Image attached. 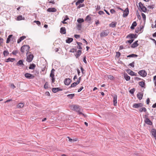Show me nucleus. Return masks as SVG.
Here are the masks:
<instances>
[{"instance_id":"f257e3e1","label":"nucleus","mask_w":156,"mask_h":156,"mask_svg":"<svg viewBox=\"0 0 156 156\" xmlns=\"http://www.w3.org/2000/svg\"><path fill=\"white\" fill-rule=\"evenodd\" d=\"M71 107L75 111L77 112L79 114L82 115L85 118H86L87 115L81 112V110L80 106L77 105H71Z\"/></svg>"},{"instance_id":"f03ea898","label":"nucleus","mask_w":156,"mask_h":156,"mask_svg":"<svg viewBox=\"0 0 156 156\" xmlns=\"http://www.w3.org/2000/svg\"><path fill=\"white\" fill-rule=\"evenodd\" d=\"M30 47L27 45H24L22 46L20 49V51L22 53L26 52L27 54L29 51Z\"/></svg>"},{"instance_id":"7ed1b4c3","label":"nucleus","mask_w":156,"mask_h":156,"mask_svg":"<svg viewBox=\"0 0 156 156\" xmlns=\"http://www.w3.org/2000/svg\"><path fill=\"white\" fill-rule=\"evenodd\" d=\"M55 69H52L51 70V73H50V76L51 78V83H54L55 80Z\"/></svg>"},{"instance_id":"20e7f679","label":"nucleus","mask_w":156,"mask_h":156,"mask_svg":"<svg viewBox=\"0 0 156 156\" xmlns=\"http://www.w3.org/2000/svg\"><path fill=\"white\" fill-rule=\"evenodd\" d=\"M139 8L141 9L142 11L144 12H147V9L141 2L139 3Z\"/></svg>"},{"instance_id":"39448f33","label":"nucleus","mask_w":156,"mask_h":156,"mask_svg":"<svg viewBox=\"0 0 156 156\" xmlns=\"http://www.w3.org/2000/svg\"><path fill=\"white\" fill-rule=\"evenodd\" d=\"M109 31L108 30H105L103 31L100 34L101 37H105L107 36L109 33Z\"/></svg>"},{"instance_id":"423d86ee","label":"nucleus","mask_w":156,"mask_h":156,"mask_svg":"<svg viewBox=\"0 0 156 156\" xmlns=\"http://www.w3.org/2000/svg\"><path fill=\"white\" fill-rule=\"evenodd\" d=\"M138 74L140 75L141 76L144 77H145L147 75V73L144 70H140L138 72Z\"/></svg>"},{"instance_id":"0eeeda50","label":"nucleus","mask_w":156,"mask_h":156,"mask_svg":"<svg viewBox=\"0 0 156 156\" xmlns=\"http://www.w3.org/2000/svg\"><path fill=\"white\" fill-rule=\"evenodd\" d=\"M137 35L136 34H129L128 35L127 37L126 38H129L130 39H133V38H136L137 37Z\"/></svg>"},{"instance_id":"6e6552de","label":"nucleus","mask_w":156,"mask_h":156,"mask_svg":"<svg viewBox=\"0 0 156 156\" xmlns=\"http://www.w3.org/2000/svg\"><path fill=\"white\" fill-rule=\"evenodd\" d=\"M25 76L28 79H33L35 76L33 74L29 73H26L25 74Z\"/></svg>"},{"instance_id":"1a4fd4ad","label":"nucleus","mask_w":156,"mask_h":156,"mask_svg":"<svg viewBox=\"0 0 156 156\" xmlns=\"http://www.w3.org/2000/svg\"><path fill=\"white\" fill-rule=\"evenodd\" d=\"M34 58V56L33 55H30L27 56L26 59V61L28 62H30L33 60Z\"/></svg>"},{"instance_id":"9d476101","label":"nucleus","mask_w":156,"mask_h":156,"mask_svg":"<svg viewBox=\"0 0 156 156\" xmlns=\"http://www.w3.org/2000/svg\"><path fill=\"white\" fill-rule=\"evenodd\" d=\"M143 105L142 103H140L137 104H134L133 105V107L134 108H138L139 107H142L143 106Z\"/></svg>"},{"instance_id":"9b49d317","label":"nucleus","mask_w":156,"mask_h":156,"mask_svg":"<svg viewBox=\"0 0 156 156\" xmlns=\"http://www.w3.org/2000/svg\"><path fill=\"white\" fill-rule=\"evenodd\" d=\"M144 27L143 26H140V27H137L136 29L135 30V32L136 33H138L139 32L140 33H142L143 31V29Z\"/></svg>"},{"instance_id":"f8f14e48","label":"nucleus","mask_w":156,"mask_h":156,"mask_svg":"<svg viewBox=\"0 0 156 156\" xmlns=\"http://www.w3.org/2000/svg\"><path fill=\"white\" fill-rule=\"evenodd\" d=\"M129 13V10L128 8H126L124 10H123V16L124 17H126Z\"/></svg>"},{"instance_id":"ddd939ff","label":"nucleus","mask_w":156,"mask_h":156,"mask_svg":"<svg viewBox=\"0 0 156 156\" xmlns=\"http://www.w3.org/2000/svg\"><path fill=\"white\" fill-rule=\"evenodd\" d=\"M145 122L147 124L149 125H152L153 123L151 121L148 119V118H146L144 120Z\"/></svg>"},{"instance_id":"4468645a","label":"nucleus","mask_w":156,"mask_h":156,"mask_svg":"<svg viewBox=\"0 0 156 156\" xmlns=\"http://www.w3.org/2000/svg\"><path fill=\"white\" fill-rule=\"evenodd\" d=\"M71 82V80L69 78H66L64 80V82L65 84L66 85H68Z\"/></svg>"},{"instance_id":"2eb2a0df","label":"nucleus","mask_w":156,"mask_h":156,"mask_svg":"<svg viewBox=\"0 0 156 156\" xmlns=\"http://www.w3.org/2000/svg\"><path fill=\"white\" fill-rule=\"evenodd\" d=\"M47 11L49 12H55L57 9L55 8H50L47 9Z\"/></svg>"},{"instance_id":"dca6fc26","label":"nucleus","mask_w":156,"mask_h":156,"mask_svg":"<svg viewBox=\"0 0 156 156\" xmlns=\"http://www.w3.org/2000/svg\"><path fill=\"white\" fill-rule=\"evenodd\" d=\"M52 91L54 93H56L57 92L62 90V89L59 87L53 88H52Z\"/></svg>"},{"instance_id":"f3484780","label":"nucleus","mask_w":156,"mask_h":156,"mask_svg":"<svg viewBox=\"0 0 156 156\" xmlns=\"http://www.w3.org/2000/svg\"><path fill=\"white\" fill-rule=\"evenodd\" d=\"M12 35H10L8 36L6 40V43H9V42L11 40V39L12 40V39H13V37H12Z\"/></svg>"},{"instance_id":"a211bd4d","label":"nucleus","mask_w":156,"mask_h":156,"mask_svg":"<svg viewBox=\"0 0 156 156\" xmlns=\"http://www.w3.org/2000/svg\"><path fill=\"white\" fill-rule=\"evenodd\" d=\"M138 41H136L134 42L131 45V47L132 48H135L139 45V44L138 43Z\"/></svg>"},{"instance_id":"6ab92c4d","label":"nucleus","mask_w":156,"mask_h":156,"mask_svg":"<svg viewBox=\"0 0 156 156\" xmlns=\"http://www.w3.org/2000/svg\"><path fill=\"white\" fill-rule=\"evenodd\" d=\"M117 95H115L113 97V103L114 105L115 106H116L117 103Z\"/></svg>"},{"instance_id":"aec40b11","label":"nucleus","mask_w":156,"mask_h":156,"mask_svg":"<svg viewBox=\"0 0 156 156\" xmlns=\"http://www.w3.org/2000/svg\"><path fill=\"white\" fill-rule=\"evenodd\" d=\"M16 65L17 66H21L23 67L24 64L23 63V60H20L16 63Z\"/></svg>"},{"instance_id":"412c9836","label":"nucleus","mask_w":156,"mask_h":156,"mask_svg":"<svg viewBox=\"0 0 156 156\" xmlns=\"http://www.w3.org/2000/svg\"><path fill=\"white\" fill-rule=\"evenodd\" d=\"M117 24V22H112L110 24H109L110 27H111L112 28L115 27L116 26V25Z\"/></svg>"},{"instance_id":"4be33fe9","label":"nucleus","mask_w":156,"mask_h":156,"mask_svg":"<svg viewBox=\"0 0 156 156\" xmlns=\"http://www.w3.org/2000/svg\"><path fill=\"white\" fill-rule=\"evenodd\" d=\"M60 33L62 34H66V30L65 27H62L60 28Z\"/></svg>"},{"instance_id":"5701e85b","label":"nucleus","mask_w":156,"mask_h":156,"mask_svg":"<svg viewBox=\"0 0 156 156\" xmlns=\"http://www.w3.org/2000/svg\"><path fill=\"white\" fill-rule=\"evenodd\" d=\"M124 76L125 79L126 81H128L130 80V77L126 73H124Z\"/></svg>"},{"instance_id":"b1692460","label":"nucleus","mask_w":156,"mask_h":156,"mask_svg":"<svg viewBox=\"0 0 156 156\" xmlns=\"http://www.w3.org/2000/svg\"><path fill=\"white\" fill-rule=\"evenodd\" d=\"M137 98L139 100H141L143 97V94L141 92L138 93L137 95Z\"/></svg>"},{"instance_id":"393cba45","label":"nucleus","mask_w":156,"mask_h":156,"mask_svg":"<svg viewBox=\"0 0 156 156\" xmlns=\"http://www.w3.org/2000/svg\"><path fill=\"white\" fill-rule=\"evenodd\" d=\"M82 51L80 50H79L77 51L76 54L75 55V56L76 58L79 57L81 55Z\"/></svg>"},{"instance_id":"a878e982","label":"nucleus","mask_w":156,"mask_h":156,"mask_svg":"<svg viewBox=\"0 0 156 156\" xmlns=\"http://www.w3.org/2000/svg\"><path fill=\"white\" fill-rule=\"evenodd\" d=\"M76 42L78 45V46L77 47V48L80 50L82 49V47L81 46V45H82V43H80V42H77V41Z\"/></svg>"},{"instance_id":"bb28decb","label":"nucleus","mask_w":156,"mask_h":156,"mask_svg":"<svg viewBox=\"0 0 156 156\" xmlns=\"http://www.w3.org/2000/svg\"><path fill=\"white\" fill-rule=\"evenodd\" d=\"M137 25V23L136 21H134L133 22L131 26L130 27V28L133 30L134 29V27H136Z\"/></svg>"},{"instance_id":"cd10ccee","label":"nucleus","mask_w":156,"mask_h":156,"mask_svg":"<svg viewBox=\"0 0 156 156\" xmlns=\"http://www.w3.org/2000/svg\"><path fill=\"white\" fill-rule=\"evenodd\" d=\"M152 135L154 136L155 139L156 138V130L155 129H153L152 130Z\"/></svg>"},{"instance_id":"c85d7f7f","label":"nucleus","mask_w":156,"mask_h":156,"mask_svg":"<svg viewBox=\"0 0 156 156\" xmlns=\"http://www.w3.org/2000/svg\"><path fill=\"white\" fill-rule=\"evenodd\" d=\"M36 67V65L34 64H30L29 67V69H34Z\"/></svg>"},{"instance_id":"c756f323","label":"nucleus","mask_w":156,"mask_h":156,"mask_svg":"<svg viewBox=\"0 0 156 156\" xmlns=\"http://www.w3.org/2000/svg\"><path fill=\"white\" fill-rule=\"evenodd\" d=\"M127 72L129 74V75L132 76H133V75L134 72L132 71L130 69H127L126 70Z\"/></svg>"},{"instance_id":"7c9ffc66","label":"nucleus","mask_w":156,"mask_h":156,"mask_svg":"<svg viewBox=\"0 0 156 156\" xmlns=\"http://www.w3.org/2000/svg\"><path fill=\"white\" fill-rule=\"evenodd\" d=\"M139 112H146L147 111L146 108L145 107H142L139 108Z\"/></svg>"},{"instance_id":"2f4dec72","label":"nucleus","mask_w":156,"mask_h":156,"mask_svg":"<svg viewBox=\"0 0 156 156\" xmlns=\"http://www.w3.org/2000/svg\"><path fill=\"white\" fill-rule=\"evenodd\" d=\"M15 60L14 58H9L8 59H6V61H5L6 62H13Z\"/></svg>"},{"instance_id":"473e14b6","label":"nucleus","mask_w":156,"mask_h":156,"mask_svg":"<svg viewBox=\"0 0 156 156\" xmlns=\"http://www.w3.org/2000/svg\"><path fill=\"white\" fill-rule=\"evenodd\" d=\"M73 39L72 38L68 37V39L66 40V42L67 43H70L73 41Z\"/></svg>"},{"instance_id":"72a5a7b5","label":"nucleus","mask_w":156,"mask_h":156,"mask_svg":"<svg viewBox=\"0 0 156 156\" xmlns=\"http://www.w3.org/2000/svg\"><path fill=\"white\" fill-rule=\"evenodd\" d=\"M138 83L139 85H140L142 87H144L145 86V83L144 82H139Z\"/></svg>"},{"instance_id":"f704fd0d","label":"nucleus","mask_w":156,"mask_h":156,"mask_svg":"<svg viewBox=\"0 0 156 156\" xmlns=\"http://www.w3.org/2000/svg\"><path fill=\"white\" fill-rule=\"evenodd\" d=\"M25 18L24 17H23L21 15H20L18 16L16 19V20H24Z\"/></svg>"},{"instance_id":"c9c22d12","label":"nucleus","mask_w":156,"mask_h":156,"mask_svg":"<svg viewBox=\"0 0 156 156\" xmlns=\"http://www.w3.org/2000/svg\"><path fill=\"white\" fill-rule=\"evenodd\" d=\"M75 94H68L67 95V97L69 98L70 99H72L75 96Z\"/></svg>"},{"instance_id":"e433bc0d","label":"nucleus","mask_w":156,"mask_h":156,"mask_svg":"<svg viewBox=\"0 0 156 156\" xmlns=\"http://www.w3.org/2000/svg\"><path fill=\"white\" fill-rule=\"evenodd\" d=\"M84 0H78L76 2V5H78L80 3H82L84 2Z\"/></svg>"},{"instance_id":"4c0bfd02","label":"nucleus","mask_w":156,"mask_h":156,"mask_svg":"<svg viewBox=\"0 0 156 156\" xmlns=\"http://www.w3.org/2000/svg\"><path fill=\"white\" fill-rule=\"evenodd\" d=\"M24 106V104L23 103H20L17 105V107L19 108H21L23 107Z\"/></svg>"},{"instance_id":"58836bf2","label":"nucleus","mask_w":156,"mask_h":156,"mask_svg":"<svg viewBox=\"0 0 156 156\" xmlns=\"http://www.w3.org/2000/svg\"><path fill=\"white\" fill-rule=\"evenodd\" d=\"M91 20V17L89 15H88L86 16V19L85 20L86 21H90Z\"/></svg>"},{"instance_id":"ea45409f","label":"nucleus","mask_w":156,"mask_h":156,"mask_svg":"<svg viewBox=\"0 0 156 156\" xmlns=\"http://www.w3.org/2000/svg\"><path fill=\"white\" fill-rule=\"evenodd\" d=\"M77 22L79 23H81L84 22V20L83 18H79L77 20Z\"/></svg>"},{"instance_id":"a19ab883","label":"nucleus","mask_w":156,"mask_h":156,"mask_svg":"<svg viewBox=\"0 0 156 156\" xmlns=\"http://www.w3.org/2000/svg\"><path fill=\"white\" fill-rule=\"evenodd\" d=\"M79 84L77 82H74L72 83L71 85V86L70 87H76V85L77 84Z\"/></svg>"},{"instance_id":"79ce46f5","label":"nucleus","mask_w":156,"mask_h":156,"mask_svg":"<svg viewBox=\"0 0 156 156\" xmlns=\"http://www.w3.org/2000/svg\"><path fill=\"white\" fill-rule=\"evenodd\" d=\"M68 19H69V18L68 17V16H66V18H65L63 21H62V23L63 24L67 23V22H65V21Z\"/></svg>"},{"instance_id":"37998d69","label":"nucleus","mask_w":156,"mask_h":156,"mask_svg":"<svg viewBox=\"0 0 156 156\" xmlns=\"http://www.w3.org/2000/svg\"><path fill=\"white\" fill-rule=\"evenodd\" d=\"M9 54V52L7 51H4L3 52V55L5 56H7Z\"/></svg>"},{"instance_id":"c03bdc74","label":"nucleus","mask_w":156,"mask_h":156,"mask_svg":"<svg viewBox=\"0 0 156 156\" xmlns=\"http://www.w3.org/2000/svg\"><path fill=\"white\" fill-rule=\"evenodd\" d=\"M129 57L130 58H135L136 57L138 56V55H136L134 54H132L129 55Z\"/></svg>"},{"instance_id":"a18cd8bd","label":"nucleus","mask_w":156,"mask_h":156,"mask_svg":"<svg viewBox=\"0 0 156 156\" xmlns=\"http://www.w3.org/2000/svg\"><path fill=\"white\" fill-rule=\"evenodd\" d=\"M82 28L81 25L80 24H77V28L79 30H80Z\"/></svg>"},{"instance_id":"49530a36","label":"nucleus","mask_w":156,"mask_h":156,"mask_svg":"<svg viewBox=\"0 0 156 156\" xmlns=\"http://www.w3.org/2000/svg\"><path fill=\"white\" fill-rule=\"evenodd\" d=\"M121 53L119 52H116V55L115 56L117 57V58H119L120 56Z\"/></svg>"},{"instance_id":"de8ad7c7","label":"nucleus","mask_w":156,"mask_h":156,"mask_svg":"<svg viewBox=\"0 0 156 156\" xmlns=\"http://www.w3.org/2000/svg\"><path fill=\"white\" fill-rule=\"evenodd\" d=\"M76 51V49L73 48L71 49L70 50L69 52H70L73 53V52H75Z\"/></svg>"},{"instance_id":"09e8293b","label":"nucleus","mask_w":156,"mask_h":156,"mask_svg":"<svg viewBox=\"0 0 156 156\" xmlns=\"http://www.w3.org/2000/svg\"><path fill=\"white\" fill-rule=\"evenodd\" d=\"M134 62H133L131 63H130L129 65L132 67H134Z\"/></svg>"},{"instance_id":"8fccbe9b","label":"nucleus","mask_w":156,"mask_h":156,"mask_svg":"<svg viewBox=\"0 0 156 156\" xmlns=\"http://www.w3.org/2000/svg\"><path fill=\"white\" fill-rule=\"evenodd\" d=\"M153 81L154 84L155 86L156 87V75L154 77Z\"/></svg>"},{"instance_id":"3c124183","label":"nucleus","mask_w":156,"mask_h":156,"mask_svg":"<svg viewBox=\"0 0 156 156\" xmlns=\"http://www.w3.org/2000/svg\"><path fill=\"white\" fill-rule=\"evenodd\" d=\"M135 91V89L134 88H133L130 90L129 91V92L131 94H133Z\"/></svg>"},{"instance_id":"603ef678","label":"nucleus","mask_w":156,"mask_h":156,"mask_svg":"<svg viewBox=\"0 0 156 156\" xmlns=\"http://www.w3.org/2000/svg\"><path fill=\"white\" fill-rule=\"evenodd\" d=\"M96 9L97 11L101 9V7L100 5H97L96 6H95Z\"/></svg>"},{"instance_id":"864d4df0","label":"nucleus","mask_w":156,"mask_h":156,"mask_svg":"<svg viewBox=\"0 0 156 156\" xmlns=\"http://www.w3.org/2000/svg\"><path fill=\"white\" fill-rule=\"evenodd\" d=\"M48 83L47 82H46L44 86V88H45V89H47L48 88Z\"/></svg>"},{"instance_id":"5fc2aeb1","label":"nucleus","mask_w":156,"mask_h":156,"mask_svg":"<svg viewBox=\"0 0 156 156\" xmlns=\"http://www.w3.org/2000/svg\"><path fill=\"white\" fill-rule=\"evenodd\" d=\"M34 23H35L38 26H39L41 25V23L39 21H36L35 20L34 22Z\"/></svg>"},{"instance_id":"6e6d98bb","label":"nucleus","mask_w":156,"mask_h":156,"mask_svg":"<svg viewBox=\"0 0 156 156\" xmlns=\"http://www.w3.org/2000/svg\"><path fill=\"white\" fill-rule=\"evenodd\" d=\"M85 6V5L84 4H80L77 7V8L78 9L82 7H84Z\"/></svg>"},{"instance_id":"4d7b16f0","label":"nucleus","mask_w":156,"mask_h":156,"mask_svg":"<svg viewBox=\"0 0 156 156\" xmlns=\"http://www.w3.org/2000/svg\"><path fill=\"white\" fill-rule=\"evenodd\" d=\"M141 15L142 16V17L143 19L144 20H146V16L144 14L142 13H141Z\"/></svg>"},{"instance_id":"13d9d810","label":"nucleus","mask_w":156,"mask_h":156,"mask_svg":"<svg viewBox=\"0 0 156 156\" xmlns=\"http://www.w3.org/2000/svg\"><path fill=\"white\" fill-rule=\"evenodd\" d=\"M154 5H148V8H149L150 9H153L154 8Z\"/></svg>"},{"instance_id":"bf43d9fd","label":"nucleus","mask_w":156,"mask_h":156,"mask_svg":"<svg viewBox=\"0 0 156 156\" xmlns=\"http://www.w3.org/2000/svg\"><path fill=\"white\" fill-rule=\"evenodd\" d=\"M108 78L109 79L112 80H113L114 79L113 76L111 75H109Z\"/></svg>"},{"instance_id":"052dcab7","label":"nucleus","mask_w":156,"mask_h":156,"mask_svg":"<svg viewBox=\"0 0 156 156\" xmlns=\"http://www.w3.org/2000/svg\"><path fill=\"white\" fill-rule=\"evenodd\" d=\"M80 69H81V71L82 72V73L83 74L85 73L84 72L85 71H84V69H83V68L82 67V66H80Z\"/></svg>"},{"instance_id":"680f3d73","label":"nucleus","mask_w":156,"mask_h":156,"mask_svg":"<svg viewBox=\"0 0 156 156\" xmlns=\"http://www.w3.org/2000/svg\"><path fill=\"white\" fill-rule=\"evenodd\" d=\"M110 12L112 14H113L115 12V11L114 9H111L110 10Z\"/></svg>"},{"instance_id":"e2e57ef3","label":"nucleus","mask_w":156,"mask_h":156,"mask_svg":"<svg viewBox=\"0 0 156 156\" xmlns=\"http://www.w3.org/2000/svg\"><path fill=\"white\" fill-rule=\"evenodd\" d=\"M26 37V36H23L21 37H20V39L22 41Z\"/></svg>"},{"instance_id":"0e129e2a","label":"nucleus","mask_w":156,"mask_h":156,"mask_svg":"<svg viewBox=\"0 0 156 156\" xmlns=\"http://www.w3.org/2000/svg\"><path fill=\"white\" fill-rule=\"evenodd\" d=\"M98 13L99 14H100V15H102V14H104L105 13L103 11H99L98 12Z\"/></svg>"},{"instance_id":"69168bd1","label":"nucleus","mask_w":156,"mask_h":156,"mask_svg":"<svg viewBox=\"0 0 156 156\" xmlns=\"http://www.w3.org/2000/svg\"><path fill=\"white\" fill-rule=\"evenodd\" d=\"M18 53V51H13L12 52V54L14 55H16L17 53Z\"/></svg>"},{"instance_id":"338daca9","label":"nucleus","mask_w":156,"mask_h":156,"mask_svg":"<svg viewBox=\"0 0 156 156\" xmlns=\"http://www.w3.org/2000/svg\"><path fill=\"white\" fill-rule=\"evenodd\" d=\"M74 37L76 38H79L80 37V35H77V34H75L74 35Z\"/></svg>"},{"instance_id":"774afa93","label":"nucleus","mask_w":156,"mask_h":156,"mask_svg":"<svg viewBox=\"0 0 156 156\" xmlns=\"http://www.w3.org/2000/svg\"><path fill=\"white\" fill-rule=\"evenodd\" d=\"M83 89V87H81L80 88L78 89V92H80Z\"/></svg>"}]
</instances>
